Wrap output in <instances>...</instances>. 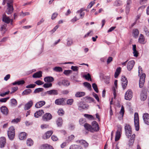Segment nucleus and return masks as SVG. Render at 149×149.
I'll return each mask as SVG.
<instances>
[{
	"label": "nucleus",
	"instance_id": "49",
	"mask_svg": "<svg viewBox=\"0 0 149 149\" xmlns=\"http://www.w3.org/2000/svg\"><path fill=\"white\" fill-rule=\"evenodd\" d=\"M72 71L70 70H65L63 72V73L65 75H68L72 73Z\"/></svg>",
	"mask_w": 149,
	"mask_h": 149
},
{
	"label": "nucleus",
	"instance_id": "14",
	"mask_svg": "<svg viewBox=\"0 0 149 149\" xmlns=\"http://www.w3.org/2000/svg\"><path fill=\"white\" fill-rule=\"evenodd\" d=\"M143 119L145 123L147 125L149 124V114L146 113L143 114Z\"/></svg>",
	"mask_w": 149,
	"mask_h": 149
},
{
	"label": "nucleus",
	"instance_id": "5",
	"mask_svg": "<svg viewBox=\"0 0 149 149\" xmlns=\"http://www.w3.org/2000/svg\"><path fill=\"white\" fill-rule=\"evenodd\" d=\"M126 135L128 138L130 137L132 135V131L130 126L127 124H125V127Z\"/></svg>",
	"mask_w": 149,
	"mask_h": 149
},
{
	"label": "nucleus",
	"instance_id": "32",
	"mask_svg": "<svg viewBox=\"0 0 149 149\" xmlns=\"http://www.w3.org/2000/svg\"><path fill=\"white\" fill-rule=\"evenodd\" d=\"M67 45L68 46H71L73 43L72 39L71 38H68L67 40Z\"/></svg>",
	"mask_w": 149,
	"mask_h": 149
},
{
	"label": "nucleus",
	"instance_id": "12",
	"mask_svg": "<svg viewBox=\"0 0 149 149\" xmlns=\"http://www.w3.org/2000/svg\"><path fill=\"white\" fill-rule=\"evenodd\" d=\"M65 99L62 98L56 99L55 101V104L57 105H64L65 104Z\"/></svg>",
	"mask_w": 149,
	"mask_h": 149
},
{
	"label": "nucleus",
	"instance_id": "53",
	"mask_svg": "<svg viewBox=\"0 0 149 149\" xmlns=\"http://www.w3.org/2000/svg\"><path fill=\"white\" fill-rule=\"evenodd\" d=\"M9 99V97H8L5 98H1L0 99V102H5Z\"/></svg>",
	"mask_w": 149,
	"mask_h": 149
},
{
	"label": "nucleus",
	"instance_id": "17",
	"mask_svg": "<svg viewBox=\"0 0 149 149\" xmlns=\"http://www.w3.org/2000/svg\"><path fill=\"white\" fill-rule=\"evenodd\" d=\"M33 104V102L32 101L30 100L25 105L24 107L25 110H28L32 106Z\"/></svg>",
	"mask_w": 149,
	"mask_h": 149
},
{
	"label": "nucleus",
	"instance_id": "50",
	"mask_svg": "<svg viewBox=\"0 0 149 149\" xmlns=\"http://www.w3.org/2000/svg\"><path fill=\"white\" fill-rule=\"evenodd\" d=\"M73 102V100L72 99H68L67 101V104L68 105H71Z\"/></svg>",
	"mask_w": 149,
	"mask_h": 149
},
{
	"label": "nucleus",
	"instance_id": "10",
	"mask_svg": "<svg viewBox=\"0 0 149 149\" xmlns=\"http://www.w3.org/2000/svg\"><path fill=\"white\" fill-rule=\"evenodd\" d=\"M1 112L4 115L7 116L8 113V110L7 108L5 106H2L0 108Z\"/></svg>",
	"mask_w": 149,
	"mask_h": 149
},
{
	"label": "nucleus",
	"instance_id": "57",
	"mask_svg": "<svg viewBox=\"0 0 149 149\" xmlns=\"http://www.w3.org/2000/svg\"><path fill=\"white\" fill-rule=\"evenodd\" d=\"M74 138V135H71L70 136H69L68 137V141H71Z\"/></svg>",
	"mask_w": 149,
	"mask_h": 149
},
{
	"label": "nucleus",
	"instance_id": "51",
	"mask_svg": "<svg viewBox=\"0 0 149 149\" xmlns=\"http://www.w3.org/2000/svg\"><path fill=\"white\" fill-rule=\"evenodd\" d=\"M95 0H94L93 1L91 2L87 6V8H91L93 5L95 3Z\"/></svg>",
	"mask_w": 149,
	"mask_h": 149
},
{
	"label": "nucleus",
	"instance_id": "24",
	"mask_svg": "<svg viewBox=\"0 0 149 149\" xmlns=\"http://www.w3.org/2000/svg\"><path fill=\"white\" fill-rule=\"evenodd\" d=\"M42 72L39 71L34 73L33 75V77L34 78H39L42 76Z\"/></svg>",
	"mask_w": 149,
	"mask_h": 149
},
{
	"label": "nucleus",
	"instance_id": "25",
	"mask_svg": "<svg viewBox=\"0 0 149 149\" xmlns=\"http://www.w3.org/2000/svg\"><path fill=\"white\" fill-rule=\"evenodd\" d=\"M54 80V78L52 77H45L44 81L45 82H50Z\"/></svg>",
	"mask_w": 149,
	"mask_h": 149
},
{
	"label": "nucleus",
	"instance_id": "28",
	"mask_svg": "<svg viewBox=\"0 0 149 149\" xmlns=\"http://www.w3.org/2000/svg\"><path fill=\"white\" fill-rule=\"evenodd\" d=\"M26 134L25 132H23L20 133L19 135V138L20 140H22L26 138Z\"/></svg>",
	"mask_w": 149,
	"mask_h": 149
},
{
	"label": "nucleus",
	"instance_id": "20",
	"mask_svg": "<svg viewBox=\"0 0 149 149\" xmlns=\"http://www.w3.org/2000/svg\"><path fill=\"white\" fill-rule=\"evenodd\" d=\"M6 140L4 137H2L0 138V148H3L5 144Z\"/></svg>",
	"mask_w": 149,
	"mask_h": 149
},
{
	"label": "nucleus",
	"instance_id": "9",
	"mask_svg": "<svg viewBox=\"0 0 149 149\" xmlns=\"http://www.w3.org/2000/svg\"><path fill=\"white\" fill-rule=\"evenodd\" d=\"M122 81V85L123 89H125L127 84V79L125 76H122L121 78Z\"/></svg>",
	"mask_w": 149,
	"mask_h": 149
},
{
	"label": "nucleus",
	"instance_id": "47",
	"mask_svg": "<svg viewBox=\"0 0 149 149\" xmlns=\"http://www.w3.org/2000/svg\"><path fill=\"white\" fill-rule=\"evenodd\" d=\"M58 114L60 116H62L64 114V112L61 109H59L58 111Z\"/></svg>",
	"mask_w": 149,
	"mask_h": 149
},
{
	"label": "nucleus",
	"instance_id": "2",
	"mask_svg": "<svg viewBox=\"0 0 149 149\" xmlns=\"http://www.w3.org/2000/svg\"><path fill=\"white\" fill-rule=\"evenodd\" d=\"M139 75L140 77L139 80V87L141 88L144 85L146 75L145 74L142 73V68L141 66H139Z\"/></svg>",
	"mask_w": 149,
	"mask_h": 149
},
{
	"label": "nucleus",
	"instance_id": "13",
	"mask_svg": "<svg viewBox=\"0 0 149 149\" xmlns=\"http://www.w3.org/2000/svg\"><path fill=\"white\" fill-rule=\"evenodd\" d=\"M2 21L3 22L7 24H9L10 21H11V22L13 21L12 19H11L9 18V17L7 16L5 14H4L3 15Z\"/></svg>",
	"mask_w": 149,
	"mask_h": 149
},
{
	"label": "nucleus",
	"instance_id": "44",
	"mask_svg": "<svg viewBox=\"0 0 149 149\" xmlns=\"http://www.w3.org/2000/svg\"><path fill=\"white\" fill-rule=\"evenodd\" d=\"M43 149H53L52 146L48 144H45L43 146Z\"/></svg>",
	"mask_w": 149,
	"mask_h": 149
},
{
	"label": "nucleus",
	"instance_id": "37",
	"mask_svg": "<svg viewBox=\"0 0 149 149\" xmlns=\"http://www.w3.org/2000/svg\"><path fill=\"white\" fill-rule=\"evenodd\" d=\"M83 85L85 87L87 88L89 90H91V86L90 83L87 82H85L83 83Z\"/></svg>",
	"mask_w": 149,
	"mask_h": 149
},
{
	"label": "nucleus",
	"instance_id": "45",
	"mask_svg": "<svg viewBox=\"0 0 149 149\" xmlns=\"http://www.w3.org/2000/svg\"><path fill=\"white\" fill-rule=\"evenodd\" d=\"M124 107L122 105L121 109L120 112V114L121 115V117L122 118L124 115Z\"/></svg>",
	"mask_w": 149,
	"mask_h": 149
},
{
	"label": "nucleus",
	"instance_id": "11",
	"mask_svg": "<svg viewBox=\"0 0 149 149\" xmlns=\"http://www.w3.org/2000/svg\"><path fill=\"white\" fill-rule=\"evenodd\" d=\"M52 118L51 114L49 113L45 114L42 117L43 120L44 121H48L51 120Z\"/></svg>",
	"mask_w": 149,
	"mask_h": 149
},
{
	"label": "nucleus",
	"instance_id": "60",
	"mask_svg": "<svg viewBox=\"0 0 149 149\" xmlns=\"http://www.w3.org/2000/svg\"><path fill=\"white\" fill-rule=\"evenodd\" d=\"M85 79L87 80H90L91 81V77L89 74L88 73L87 75H85Z\"/></svg>",
	"mask_w": 149,
	"mask_h": 149
},
{
	"label": "nucleus",
	"instance_id": "52",
	"mask_svg": "<svg viewBox=\"0 0 149 149\" xmlns=\"http://www.w3.org/2000/svg\"><path fill=\"white\" fill-rule=\"evenodd\" d=\"M52 86V84L51 83H45L43 85V86L45 88H48L51 87Z\"/></svg>",
	"mask_w": 149,
	"mask_h": 149
},
{
	"label": "nucleus",
	"instance_id": "21",
	"mask_svg": "<svg viewBox=\"0 0 149 149\" xmlns=\"http://www.w3.org/2000/svg\"><path fill=\"white\" fill-rule=\"evenodd\" d=\"M47 94L49 95H56L58 94V91L55 89H53L47 91Z\"/></svg>",
	"mask_w": 149,
	"mask_h": 149
},
{
	"label": "nucleus",
	"instance_id": "23",
	"mask_svg": "<svg viewBox=\"0 0 149 149\" xmlns=\"http://www.w3.org/2000/svg\"><path fill=\"white\" fill-rule=\"evenodd\" d=\"M44 113V112L42 110H40L35 113L34 116L36 118H38L39 116H41Z\"/></svg>",
	"mask_w": 149,
	"mask_h": 149
},
{
	"label": "nucleus",
	"instance_id": "38",
	"mask_svg": "<svg viewBox=\"0 0 149 149\" xmlns=\"http://www.w3.org/2000/svg\"><path fill=\"white\" fill-rule=\"evenodd\" d=\"M7 26V24H4L2 25L1 26V28L0 29V30L1 31H2L4 30V32L3 33V34H4L7 31V29H6Z\"/></svg>",
	"mask_w": 149,
	"mask_h": 149
},
{
	"label": "nucleus",
	"instance_id": "39",
	"mask_svg": "<svg viewBox=\"0 0 149 149\" xmlns=\"http://www.w3.org/2000/svg\"><path fill=\"white\" fill-rule=\"evenodd\" d=\"M122 4V1L121 0H116L114 3V6H119Z\"/></svg>",
	"mask_w": 149,
	"mask_h": 149
},
{
	"label": "nucleus",
	"instance_id": "26",
	"mask_svg": "<svg viewBox=\"0 0 149 149\" xmlns=\"http://www.w3.org/2000/svg\"><path fill=\"white\" fill-rule=\"evenodd\" d=\"M77 142L79 143L80 144L83 145L85 147H87L88 145V143L84 140H78Z\"/></svg>",
	"mask_w": 149,
	"mask_h": 149
},
{
	"label": "nucleus",
	"instance_id": "16",
	"mask_svg": "<svg viewBox=\"0 0 149 149\" xmlns=\"http://www.w3.org/2000/svg\"><path fill=\"white\" fill-rule=\"evenodd\" d=\"M53 133V132L52 131H49L47 132L43 135V138L44 139H46L49 138L52 134Z\"/></svg>",
	"mask_w": 149,
	"mask_h": 149
},
{
	"label": "nucleus",
	"instance_id": "30",
	"mask_svg": "<svg viewBox=\"0 0 149 149\" xmlns=\"http://www.w3.org/2000/svg\"><path fill=\"white\" fill-rule=\"evenodd\" d=\"M56 123L58 126H61L63 123V120L61 118H58L56 121Z\"/></svg>",
	"mask_w": 149,
	"mask_h": 149
},
{
	"label": "nucleus",
	"instance_id": "33",
	"mask_svg": "<svg viewBox=\"0 0 149 149\" xmlns=\"http://www.w3.org/2000/svg\"><path fill=\"white\" fill-rule=\"evenodd\" d=\"M121 68L120 67L118 68L116 70L114 74V77L115 78H117L119 75L121 71Z\"/></svg>",
	"mask_w": 149,
	"mask_h": 149
},
{
	"label": "nucleus",
	"instance_id": "43",
	"mask_svg": "<svg viewBox=\"0 0 149 149\" xmlns=\"http://www.w3.org/2000/svg\"><path fill=\"white\" fill-rule=\"evenodd\" d=\"M11 103L13 106H15L17 104V101L15 99H12L11 100Z\"/></svg>",
	"mask_w": 149,
	"mask_h": 149
},
{
	"label": "nucleus",
	"instance_id": "8",
	"mask_svg": "<svg viewBox=\"0 0 149 149\" xmlns=\"http://www.w3.org/2000/svg\"><path fill=\"white\" fill-rule=\"evenodd\" d=\"M58 84L60 86L63 85L65 86H68L70 84V82L67 80L64 79L61 81H59Z\"/></svg>",
	"mask_w": 149,
	"mask_h": 149
},
{
	"label": "nucleus",
	"instance_id": "27",
	"mask_svg": "<svg viewBox=\"0 0 149 149\" xmlns=\"http://www.w3.org/2000/svg\"><path fill=\"white\" fill-rule=\"evenodd\" d=\"M32 92V90L30 89H26L22 93V95H24L30 94Z\"/></svg>",
	"mask_w": 149,
	"mask_h": 149
},
{
	"label": "nucleus",
	"instance_id": "36",
	"mask_svg": "<svg viewBox=\"0 0 149 149\" xmlns=\"http://www.w3.org/2000/svg\"><path fill=\"white\" fill-rule=\"evenodd\" d=\"M70 149H82V148L79 145H74L70 146Z\"/></svg>",
	"mask_w": 149,
	"mask_h": 149
},
{
	"label": "nucleus",
	"instance_id": "15",
	"mask_svg": "<svg viewBox=\"0 0 149 149\" xmlns=\"http://www.w3.org/2000/svg\"><path fill=\"white\" fill-rule=\"evenodd\" d=\"M134 63V60L130 61L128 63L127 65V68L128 70H131L132 69Z\"/></svg>",
	"mask_w": 149,
	"mask_h": 149
},
{
	"label": "nucleus",
	"instance_id": "18",
	"mask_svg": "<svg viewBox=\"0 0 149 149\" xmlns=\"http://www.w3.org/2000/svg\"><path fill=\"white\" fill-rule=\"evenodd\" d=\"M45 102L44 101H40L36 103L35 105V107L37 108H40L45 105Z\"/></svg>",
	"mask_w": 149,
	"mask_h": 149
},
{
	"label": "nucleus",
	"instance_id": "31",
	"mask_svg": "<svg viewBox=\"0 0 149 149\" xmlns=\"http://www.w3.org/2000/svg\"><path fill=\"white\" fill-rule=\"evenodd\" d=\"M136 45H133V54H134V56L136 57L138 56V53L136 49Z\"/></svg>",
	"mask_w": 149,
	"mask_h": 149
},
{
	"label": "nucleus",
	"instance_id": "56",
	"mask_svg": "<svg viewBox=\"0 0 149 149\" xmlns=\"http://www.w3.org/2000/svg\"><path fill=\"white\" fill-rule=\"evenodd\" d=\"M84 116L88 118V119H93V117L92 116V115H89V114H85L84 115Z\"/></svg>",
	"mask_w": 149,
	"mask_h": 149
},
{
	"label": "nucleus",
	"instance_id": "1",
	"mask_svg": "<svg viewBox=\"0 0 149 149\" xmlns=\"http://www.w3.org/2000/svg\"><path fill=\"white\" fill-rule=\"evenodd\" d=\"M92 126L87 123L84 125V127L87 130L91 132H97L99 131V127L98 123L95 121H93L91 123Z\"/></svg>",
	"mask_w": 149,
	"mask_h": 149
},
{
	"label": "nucleus",
	"instance_id": "62",
	"mask_svg": "<svg viewBox=\"0 0 149 149\" xmlns=\"http://www.w3.org/2000/svg\"><path fill=\"white\" fill-rule=\"evenodd\" d=\"M85 122V119L83 118H81L79 120V123L81 125H83Z\"/></svg>",
	"mask_w": 149,
	"mask_h": 149
},
{
	"label": "nucleus",
	"instance_id": "6",
	"mask_svg": "<svg viewBox=\"0 0 149 149\" xmlns=\"http://www.w3.org/2000/svg\"><path fill=\"white\" fill-rule=\"evenodd\" d=\"M133 96V93L131 90L129 89L126 92L125 98V100H130Z\"/></svg>",
	"mask_w": 149,
	"mask_h": 149
},
{
	"label": "nucleus",
	"instance_id": "19",
	"mask_svg": "<svg viewBox=\"0 0 149 149\" xmlns=\"http://www.w3.org/2000/svg\"><path fill=\"white\" fill-rule=\"evenodd\" d=\"M121 130L120 129L118 130L117 131L115 138V141H117L119 139L121 136Z\"/></svg>",
	"mask_w": 149,
	"mask_h": 149
},
{
	"label": "nucleus",
	"instance_id": "59",
	"mask_svg": "<svg viewBox=\"0 0 149 149\" xmlns=\"http://www.w3.org/2000/svg\"><path fill=\"white\" fill-rule=\"evenodd\" d=\"M71 69L74 71H77L78 70L79 68L77 66H72L71 67Z\"/></svg>",
	"mask_w": 149,
	"mask_h": 149
},
{
	"label": "nucleus",
	"instance_id": "41",
	"mask_svg": "<svg viewBox=\"0 0 149 149\" xmlns=\"http://www.w3.org/2000/svg\"><path fill=\"white\" fill-rule=\"evenodd\" d=\"M53 70L56 72H60L62 71L63 69L61 67H55L53 68Z\"/></svg>",
	"mask_w": 149,
	"mask_h": 149
},
{
	"label": "nucleus",
	"instance_id": "48",
	"mask_svg": "<svg viewBox=\"0 0 149 149\" xmlns=\"http://www.w3.org/2000/svg\"><path fill=\"white\" fill-rule=\"evenodd\" d=\"M43 90V89L42 88H38L36 89L34 91V93H38L42 91Z\"/></svg>",
	"mask_w": 149,
	"mask_h": 149
},
{
	"label": "nucleus",
	"instance_id": "35",
	"mask_svg": "<svg viewBox=\"0 0 149 149\" xmlns=\"http://www.w3.org/2000/svg\"><path fill=\"white\" fill-rule=\"evenodd\" d=\"M139 40V42L140 43L142 44H144L145 43L144 38V36L142 34L140 35Z\"/></svg>",
	"mask_w": 149,
	"mask_h": 149
},
{
	"label": "nucleus",
	"instance_id": "64",
	"mask_svg": "<svg viewBox=\"0 0 149 149\" xmlns=\"http://www.w3.org/2000/svg\"><path fill=\"white\" fill-rule=\"evenodd\" d=\"M10 92L9 91H8L7 92H6L4 93H0V96L2 97L5 96L6 95H7Z\"/></svg>",
	"mask_w": 149,
	"mask_h": 149
},
{
	"label": "nucleus",
	"instance_id": "54",
	"mask_svg": "<svg viewBox=\"0 0 149 149\" xmlns=\"http://www.w3.org/2000/svg\"><path fill=\"white\" fill-rule=\"evenodd\" d=\"M36 85L34 84H31L26 86V88H33L35 87Z\"/></svg>",
	"mask_w": 149,
	"mask_h": 149
},
{
	"label": "nucleus",
	"instance_id": "61",
	"mask_svg": "<svg viewBox=\"0 0 149 149\" xmlns=\"http://www.w3.org/2000/svg\"><path fill=\"white\" fill-rule=\"evenodd\" d=\"M29 12H25L23 13V12H22L20 14V15L22 16H24L26 15H29Z\"/></svg>",
	"mask_w": 149,
	"mask_h": 149
},
{
	"label": "nucleus",
	"instance_id": "4",
	"mask_svg": "<svg viewBox=\"0 0 149 149\" xmlns=\"http://www.w3.org/2000/svg\"><path fill=\"white\" fill-rule=\"evenodd\" d=\"M134 123L136 130L138 131L139 130V121L138 114L135 113L134 115Z\"/></svg>",
	"mask_w": 149,
	"mask_h": 149
},
{
	"label": "nucleus",
	"instance_id": "7",
	"mask_svg": "<svg viewBox=\"0 0 149 149\" xmlns=\"http://www.w3.org/2000/svg\"><path fill=\"white\" fill-rule=\"evenodd\" d=\"M78 109L82 111L83 109H87L88 108V106L82 102H79L78 104Z\"/></svg>",
	"mask_w": 149,
	"mask_h": 149
},
{
	"label": "nucleus",
	"instance_id": "42",
	"mask_svg": "<svg viewBox=\"0 0 149 149\" xmlns=\"http://www.w3.org/2000/svg\"><path fill=\"white\" fill-rule=\"evenodd\" d=\"M133 34L134 36V37L136 38L138 36L139 34V31L137 29H135L133 31Z\"/></svg>",
	"mask_w": 149,
	"mask_h": 149
},
{
	"label": "nucleus",
	"instance_id": "46",
	"mask_svg": "<svg viewBox=\"0 0 149 149\" xmlns=\"http://www.w3.org/2000/svg\"><path fill=\"white\" fill-rule=\"evenodd\" d=\"M92 87L95 91L96 93H98V91L97 85L95 83H93L92 84Z\"/></svg>",
	"mask_w": 149,
	"mask_h": 149
},
{
	"label": "nucleus",
	"instance_id": "34",
	"mask_svg": "<svg viewBox=\"0 0 149 149\" xmlns=\"http://www.w3.org/2000/svg\"><path fill=\"white\" fill-rule=\"evenodd\" d=\"M85 93L84 92H77L75 94V96L76 97H82L85 95Z\"/></svg>",
	"mask_w": 149,
	"mask_h": 149
},
{
	"label": "nucleus",
	"instance_id": "22",
	"mask_svg": "<svg viewBox=\"0 0 149 149\" xmlns=\"http://www.w3.org/2000/svg\"><path fill=\"white\" fill-rule=\"evenodd\" d=\"M8 8L6 11L7 14L9 15L11 14L13 11V5H10V6H7Z\"/></svg>",
	"mask_w": 149,
	"mask_h": 149
},
{
	"label": "nucleus",
	"instance_id": "3",
	"mask_svg": "<svg viewBox=\"0 0 149 149\" xmlns=\"http://www.w3.org/2000/svg\"><path fill=\"white\" fill-rule=\"evenodd\" d=\"M8 135L10 140H12L15 137V130L13 126L10 127L8 131Z\"/></svg>",
	"mask_w": 149,
	"mask_h": 149
},
{
	"label": "nucleus",
	"instance_id": "63",
	"mask_svg": "<svg viewBox=\"0 0 149 149\" xmlns=\"http://www.w3.org/2000/svg\"><path fill=\"white\" fill-rule=\"evenodd\" d=\"M35 83L38 85H40L43 84L44 83L40 80L36 81Z\"/></svg>",
	"mask_w": 149,
	"mask_h": 149
},
{
	"label": "nucleus",
	"instance_id": "29",
	"mask_svg": "<svg viewBox=\"0 0 149 149\" xmlns=\"http://www.w3.org/2000/svg\"><path fill=\"white\" fill-rule=\"evenodd\" d=\"M140 98L141 100L143 101H145L147 98V96L145 93L143 92V91H142L141 94Z\"/></svg>",
	"mask_w": 149,
	"mask_h": 149
},
{
	"label": "nucleus",
	"instance_id": "58",
	"mask_svg": "<svg viewBox=\"0 0 149 149\" xmlns=\"http://www.w3.org/2000/svg\"><path fill=\"white\" fill-rule=\"evenodd\" d=\"M86 98L90 102H93L94 100L93 98L87 96Z\"/></svg>",
	"mask_w": 149,
	"mask_h": 149
},
{
	"label": "nucleus",
	"instance_id": "40",
	"mask_svg": "<svg viewBox=\"0 0 149 149\" xmlns=\"http://www.w3.org/2000/svg\"><path fill=\"white\" fill-rule=\"evenodd\" d=\"M27 145L29 146H31L33 144V141L31 139H28L26 141Z\"/></svg>",
	"mask_w": 149,
	"mask_h": 149
},
{
	"label": "nucleus",
	"instance_id": "55",
	"mask_svg": "<svg viewBox=\"0 0 149 149\" xmlns=\"http://www.w3.org/2000/svg\"><path fill=\"white\" fill-rule=\"evenodd\" d=\"M20 120V119L17 118L11 121V123H17L19 122Z\"/></svg>",
	"mask_w": 149,
	"mask_h": 149
}]
</instances>
